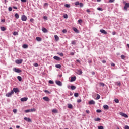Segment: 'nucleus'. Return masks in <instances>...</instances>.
Segmentation results:
<instances>
[{"instance_id": "c85d7f7f", "label": "nucleus", "mask_w": 129, "mask_h": 129, "mask_svg": "<svg viewBox=\"0 0 129 129\" xmlns=\"http://www.w3.org/2000/svg\"><path fill=\"white\" fill-rule=\"evenodd\" d=\"M55 67L56 68H61V67H62V66H61L60 64H56Z\"/></svg>"}, {"instance_id": "4d7b16f0", "label": "nucleus", "mask_w": 129, "mask_h": 129, "mask_svg": "<svg viewBox=\"0 0 129 129\" xmlns=\"http://www.w3.org/2000/svg\"><path fill=\"white\" fill-rule=\"evenodd\" d=\"M43 19H44V20H48V17H47V16H44V17H43Z\"/></svg>"}, {"instance_id": "7c9ffc66", "label": "nucleus", "mask_w": 129, "mask_h": 129, "mask_svg": "<svg viewBox=\"0 0 129 129\" xmlns=\"http://www.w3.org/2000/svg\"><path fill=\"white\" fill-rule=\"evenodd\" d=\"M36 111V109L35 108H32L30 109V112H35Z\"/></svg>"}, {"instance_id": "49530a36", "label": "nucleus", "mask_w": 129, "mask_h": 129, "mask_svg": "<svg viewBox=\"0 0 129 129\" xmlns=\"http://www.w3.org/2000/svg\"><path fill=\"white\" fill-rule=\"evenodd\" d=\"M75 5L76 6H79V2H76L75 3Z\"/></svg>"}, {"instance_id": "de8ad7c7", "label": "nucleus", "mask_w": 129, "mask_h": 129, "mask_svg": "<svg viewBox=\"0 0 129 129\" xmlns=\"http://www.w3.org/2000/svg\"><path fill=\"white\" fill-rule=\"evenodd\" d=\"M96 112L98 113H100V112H101V110L98 109L96 110Z\"/></svg>"}, {"instance_id": "393cba45", "label": "nucleus", "mask_w": 129, "mask_h": 129, "mask_svg": "<svg viewBox=\"0 0 129 129\" xmlns=\"http://www.w3.org/2000/svg\"><path fill=\"white\" fill-rule=\"evenodd\" d=\"M15 17L16 18V19H19V18H20V16H19V14L18 13H16L15 14Z\"/></svg>"}, {"instance_id": "ddd939ff", "label": "nucleus", "mask_w": 129, "mask_h": 129, "mask_svg": "<svg viewBox=\"0 0 129 129\" xmlns=\"http://www.w3.org/2000/svg\"><path fill=\"white\" fill-rule=\"evenodd\" d=\"M76 80V77H72L71 78V82H73V81H75Z\"/></svg>"}, {"instance_id": "20e7f679", "label": "nucleus", "mask_w": 129, "mask_h": 129, "mask_svg": "<svg viewBox=\"0 0 129 129\" xmlns=\"http://www.w3.org/2000/svg\"><path fill=\"white\" fill-rule=\"evenodd\" d=\"M21 20L24 22L27 21V16H26L25 15H22L21 16Z\"/></svg>"}, {"instance_id": "f257e3e1", "label": "nucleus", "mask_w": 129, "mask_h": 129, "mask_svg": "<svg viewBox=\"0 0 129 129\" xmlns=\"http://www.w3.org/2000/svg\"><path fill=\"white\" fill-rule=\"evenodd\" d=\"M13 94H14V91H11V92L7 93L6 96H7V97H11Z\"/></svg>"}, {"instance_id": "39448f33", "label": "nucleus", "mask_w": 129, "mask_h": 129, "mask_svg": "<svg viewBox=\"0 0 129 129\" xmlns=\"http://www.w3.org/2000/svg\"><path fill=\"white\" fill-rule=\"evenodd\" d=\"M120 115L121 116H123L124 117H125L126 118H127L128 117V115H127L126 114L121 112L120 113Z\"/></svg>"}, {"instance_id": "473e14b6", "label": "nucleus", "mask_w": 129, "mask_h": 129, "mask_svg": "<svg viewBox=\"0 0 129 129\" xmlns=\"http://www.w3.org/2000/svg\"><path fill=\"white\" fill-rule=\"evenodd\" d=\"M115 102H116V103H119V100H118V99H116L114 100Z\"/></svg>"}, {"instance_id": "9d476101", "label": "nucleus", "mask_w": 129, "mask_h": 129, "mask_svg": "<svg viewBox=\"0 0 129 129\" xmlns=\"http://www.w3.org/2000/svg\"><path fill=\"white\" fill-rule=\"evenodd\" d=\"M100 32L102 33V34H104V35H107V32L103 29L100 30Z\"/></svg>"}, {"instance_id": "5fc2aeb1", "label": "nucleus", "mask_w": 129, "mask_h": 129, "mask_svg": "<svg viewBox=\"0 0 129 129\" xmlns=\"http://www.w3.org/2000/svg\"><path fill=\"white\" fill-rule=\"evenodd\" d=\"M6 22V19H2L1 20V23H5Z\"/></svg>"}, {"instance_id": "ea45409f", "label": "nucleus", "mask_w": 129, "mask_h": 129, "mask_svg": "<svg viewBox=\"0 0 129 129\" xmlns=\"http://www.w3.org/2000/svg\"><path fill=\"white\" fill-rule=\"evenodd\" d=\"M18 111V110L14 109L13 110V112H14V113H17V112Z\"/></svg>"}, {"instance_id": "69168bd1", "label": "nucleus", "mask_w": 129, "mask_h": 129, "mask_svg": "<svg viewBox=\"0 0 129 129\" xmlns=\"http://www.w3.org/2000/svg\"><path fill=\"white\" fill-rule=\"evenodd\" d=\"M111 66H113V67H114V66H115V64L113 63H112L111 64Z\"/></svg>"}, {"instance_id": "f704fd0d", "label": "nucleus", "mask_w": 129, "mask_h": 129, "mask_svg": "<svg viewBox=\"0 0 129 129\" xmlns=\"http://www.w3.org/2000/svg\"><path fill=\"white\" fill-rule=\"evenodd\" d=\"M64 7H66V8H70V5H69V4H65L64 5Z\"/></svg>"}, {"instance_id": "bf43d9fd", "label": "nucleus", "mask_w": 129, "mask_h": 129, "mask_svg": "<svg viewBox=\"0 0 129 129\" xmlns=\"http://www.w3.org/2000/svg\"><path fill=\"white\" fill-rule=\"evenodd\" d=\"M63 18H64V19H67V18H68V16L67 15H64Z\"/></svg>"}, {"instance_id": "cd10ccee", "label": "nucleus", "mask_w": 129, "mask_h": 129, "mask_svg": "<svg viewBox=\"0 0 129 129\" xmlns=\"http://www.w3.org/2000/svg\"><path fill=\"white\" fill-rule=\"evenodd\" d=\"M28 46L27 44H24L23 45V47L24 48V49H27Z\"/></svg>"}, {"instance_id": "1a4fd4ad", "label": "nucleus", "mask_w": 129, "mask_h": 129, "mask_svg": "<svg viewBox=\"0 0 129 129\" xmlns=\"http://www.w3.org/2000/svg\"><path fill=\"white\" fill-rule=\"evenodd\" d=\"M43 99L45 101H47V102L50 101V99H49V97H44L43 98Z\"/></svg>"}, {"instance_id": "13d9d810", "label": "nucleus", "mask_w": 129, "mask_h": 129, "mask_svg": "<svg viewBox=\"0 0 129 129\" xmlns=\"http://www.w3.org/2000/svg\"><path fill=\"white\" fill-rule=\"evenodd\" d=\"M74 54H75V52H71L70 53V55H71L72 56H74Z\"/></svg>"}, {"instance_id": "2eb2a0df", "label": "nucleus", "mask_w": 129, "mask_h": 129, "mask_svg": "<svg viewBox=\"0 0 129 129\" xmlns=\"http://www.w3.org/2000/svg\"><path fill=\"white\" fill-rule=\"evenodd\" d=\"M89 104L90 105L95 104V102L93 100H92L89 102Z\"/></svg>"}, {"instance_id": "b1692460", "label": "nucleus", "mask_w": 129, "mask_h": 129, "mask_svg": "<svg viewBox=\"0 0 129 129\" xmlns=\"http://www.w3.org/2000/svg\"><path fill=\"white\" fill-rule=\"evenodd\" d=\"M1 30L3 32H4V31H6V30H7V29L6 28H5V27H1Z\"/></svg>"}, {"instance_id": "09e8293b", "label": "nucleus", "mask_w": 129, "mask_h": 129, "mask_svg": "<svg viewBox=\"0 0 129 129\" xmlns=\"http://www.w3.org/2000/svg\"><path fill=\"white\" fill-rule=\"evenodd\" d=\"M8 10L10 12L13 11V9L11 7H9Z\"/></svg>"}, {"instance_id": "0eeeda50", "label": "nucleus", "mask_w": 129, "mask_h": 129, "mask_svg": "<svg viewBox=\"0 0 129 129\" xmlns=\"http://www.w3.org/2000/svg\"><path fill=\"white\" fill-rule=\"evenodd\" d=\"M129 8V3L125 4V6L124 7V10H125V11H127V8Z\"/></svg>"}, {"instance_id": "dca6fc26", "label": "nucleus", "mask_w": 129, "mask_h": 129, "mask_svg": "<svg viewBox=\"0 0 129 129\" xmlns=\"http://www.w3.org/2000/svg\"><path fill=\"white\" fill-rule=\"evenodd\" d=\"M42 31L43 33H48V30L44 27L42 28Z\"/></svg>"}, {"instance_id": "680f3d73", "label": "nucleus", "mask_w": 129, "mask_h": 129, "mask_svg": "<svg viewBox=\"0 0 129 129\" xmlns=\"http://www.w3.org/2000/svg\"><path fill=\"white\" fill-rule=\"evenodd\" d=\"M44 92H45V93H50V92H49L48 90H45Z\"/></svg>"}, {"instance_id": "a878e982", "label": "nucleus", "mask_w": 129, "mask_h": 129, "mask_svg": "<svg viewBox=\"0 0 129 129\" xmlns=\"http://www.w3.org/2000/svg\"><path fill=\"white\" fill-rule=\"evenodd\" d=\"M95 121H100L101 119L100 118H97L94 119Z\"/></svg>"}, {"instance_id": "4c0bfd02", "label": "nucleus", "mask_w": 129, "mask_h": 129, "mask_svg": "<svg viewBox=\"0 0 129 129\" xmlns=\"http://www.w3.org/2000/svg\"><path fill=\"white\" fill-rule=\"evenodd\" d=\"M121 59H123V60H124L125 59V56L122 55L121 56Z\"/></svg>"}, {"instance_id": "603ef678", "label": "nucleus", "mask_w": 129, "mask_h": 129, "mask_svg": "<svg viewBox=\"0 0 129 129\" xmlns=\"http://www.w3.org/2000/svg\"><path fill=\"white\" fill-rule=\"evenodd\" d=\"M27 121L28 122H32V120H31L30 118H28V119H27Z\"/></svg>"}, {"instance_id": "6ab92c4d", "label": "nucleus", "mask_w": 129, "mask_h": 129, "mask_svg": "<svg viewBox=\"0 0 129 129\" xmlns=\"http://www.w3.org/2000/svg\"><path fill=\"white\" fill-rule=\"evenodd\" d=\"M36 39L37 41H38V42H41L42 41V38L41 37H37Z\"/></svg>"}, {"instance_id": "412c9836", "label": "nucleus", "mask_w": 129, "mask_h": 129, "mask_svg": "<svg viewBox=\"0 0 129 129\" xmlns=\"http://www.w3.org/2000/svg\"><path fill=\"white\" fill-rule=\"evenodd\" d=\"M115 84H116V85H117L118 86H120V85H121V83H120V81H119V82H116L115 83Z\"/></svg>"}, {"instance_id": "052dcab7", "label": "nucleus", "mask_w": 129, "mask_h": 129, "mask_svg": "<svg viewBox=\"0 0 129 129\" xmlns=\"http://www.w3.org/2000/svg\"><path fill=\"white\" fill-rule=\"evenodd\" d=\"M124 128L125 129H129V126L128 125H126L125 127H124Z\"/></svg>"}, {"instance_id": "f8f14e48", "label": "nucleus", "mask_w": 129, "mask_h": 129, "mask_svg": "<svg viewBox=\"0 0 129 129\" xmlns=\"http://www.w3.org/2000/svg\"><path fill=\"white\" fill-rule=\"evenodd\" d=\"M15 92V93H17V92H20V91L19 90V89L18 88H13V92Z\"/></svg>"}, {"instance_id": "f03ea898", "label": "nucleus", "mask_w": 129, "mask_h": 129, "mask_svg": "<svg viewBox=\"0 0 129 129\" xmlns=\"http://www.w3.org/2000/svg\"><path fill=\"white\" fill-rule=\"evenodd\" d=\"M14 71H15V72H16L17 73H21V72H22V70L17 69V68H15L14 69Z\"/></svg>"}, {"instance_id": "4468645a", "label": "nucleus", "mask_w": 129, "mask_h": 129, "mask_svg": "<svg viewBox=\"0 0 129 129\" xmlns=\"http://www.w3.org/2000/svg\"><path fill=\"white\" fill-rule=\"evenodd\" d=\"M28 100L27 97H24L21 99V101L24 102V101H27Z\"/></svg>"}, {"instance_id": "3c124183", "label": "nucleus", "mask_w": 129, "mask_h": 129, "mask_svg": "<svg viewBox=\"0 0 129 129\" xmlns=\"http://www.w3.org/2000/svg\"><path fill=\"white\" fill-rule=\"evenodd\" d=\"M62 33H63L64 34H65V33H67V30L66 29H63L62 30Z\"/></svg>"}, {"instance_id": "8fccbe9b", "label": "nucleus", "mask_w": 129, "mask_h": 129, "mask_svg": "<svg viewBox=\"0 0 129 129\" xmlns=\"http://www.w3.org/2000/svg\"><path fill=\"white\" fill-rule=\"evenodd\" d=\"M98 129H104V127L103 126H100L98 127Z\"/></svg>"}, {"instance_id": "c03bdc74", "label": "nucleus", "mask_w": 129, "mask_h": 129, "mask_svg": "<svg viewBox=\"0 0 129 129\" xmlns=\"http://www.w3.org/2000/svg\"><path fill=\"white\" fill-rule=\"evenodd\" d=\"M81 101H82V100L81 99H78L77 101V102H78V103H80V102H81Z\"/></svg>"}, {"instance_id": "aec40b11", "label": "nucleus", "mask_w": 129, "mask_h": 129, "mask_svg": "<svg viewBox=\"0 0 129 129\" xmlns=\"http://www.w3.org/2000/svg\"><path fill=\"white\" fill-rule=\"evenodd\" d=\"M73 30L74 31V32H75V33H79V31H78L77 30V28H75V27H74L73 28Z\"/></svg>"}, {"instance_id": "774afa93", "label": "nucleus", "mask_w": 129, "mask_h": 129, "mask_svg": "<svg viewBox=\"0 0 129 129\" xmlns=\"http://www.w3.org/2000/svg\"><path fill=\"white\" fill-rule=\"evenodd\" d=\"M114 2V0H109V3H113Z\"/></svg>"}, {"instance_id": "a19ab883", "label": "nucleus", "mask_w": 129, "mask_h": 129, "mask_svg": "<svg viewBox=\"0 0 129 129\" xmlns=\"http://www.w3.org/2000/svg\"><path fill=\"white\" fill-rule=\"evenodd\" d=\"M13 35H14V36H16L17 35H19V34L17 32H14L13 33Z\"/></svg>"}, {"instance_id": "58836bf2", "label": "nucleus", "mask_w": 129, "mask_h": 129, "mask_svg": "<svg viewBox=\"0 0 129 129\" xmlns=\"http://www.w3.org/2000/svg\"><path fill=\"white\" fill-rule=\"evenodd\" d=\"M97 10H98V11H103V9H102V8H101L100 7L97 8Z\"/></svg>"}, {"instance_id": "423d86ee", "label": "nucleus", "mask_w": 129, "mask_h": 129, "mask_svg": "<svg viewBox=\"0 0 129 129\" xmlns=\"http://www.w3.org/2000/svg\"><path fill=\"white\" fill-rule=\"evenodd\" d=\"M55 83L58 85V86H62V82L60 81H56Z\"/></svg>"}, {"instance_id": "79ce46f5", "label": "nucleus", "mask_w": 129, "mask_h": 129, "mask_svg": "<svg viewBox=\"0 0 129 129\" xmlns=\"http://www.w3.org/2000/svg\"><path fill=\"white\" fill-rule=\"evenodd\" d=\"M58 55H59L61 57H63L64 56V54L63 53H58Z\"/></svg>"}, {"instance_id": "c756f323", "label": "nucleus", "mask_w": 129, "mask_h": 129, "mask_svg": "<svg viewBox=\"0 0 129 129\" xmlns=\"http://www.w3.org/2000/svg\"><path fill=\"white\" fill-rule=\"evenodd\" d=\"M17 79H18V80H19V81H22V77H21V76H18L17 77Z\"/></svg>"}, {"instance_id": "4be33fe9", "label": "nucleus", "mask_w": 129, "mask_h": 129, "mask_svg": "<svg viewBox=\"0 0 129 129\" xmlns=\"http://www.w3.org/2000/svg\"><path fill=\"white\" fill-rule=\"evenodd\" d=\"M54 38H55L56 41H59V36H58V35H55L54 36Z\"/></svg>"}, {"instance_id": "72a5a7b5", "label": "nucleus", "mask_w": 129, "mask_h": 129, "mask_svg": "<svg viewBox=\"0 0 129 129\" xmlns=\"http://www.w3.org/2000/svg\"><path fill=\"white\" fill-rule=\"evenodd\" d=\"M75 44H76V41L73 40V41H72V45H75Z\"/></svg>"}, {"instance_id": "5701e85b", "label": "nucleus", "mask_w": 129, "mask_h": 129, "mask_svg": "<svg viewBox=\"0 0 129 129\" xmlns=\"http://www.w3.org/2000/svg\"><path fill=\"white\" fill-rule=\"evenodd\" d=\"M71 89H72V90H74L75 89H76V87L72 85L71 86Z\"/></svg>"}, {"instance_id": "7ed1b4c3", "label": "nucleus", "mask_w": 129, "mask_h": 129, "mask_svg": "<svg viewBox=\"0 0 129 129\" xmlns=\"http://www.w3.org/2000/svg\"><path fill=\"white\" fill-rule=\"evenodd\" d=\"M16 64H22L23 63V59H17L15 60Z\"/></svg>"}, {"instance_id": "9b49d317", "label": "nucleus", "mask_w": 129, "mask_h": 129, "mask_svg": "<svg viewBox=\"0 0 129 129\" xmlns=\"http://www.w3.org/2000/svg\"><path fill=\"white\" fill-rule=\"evenodd\" d=\"M53 59H54V60H56V61H60L61 60V58L57 56H54Z\"/></svg>"}, {"instance_id": "6e6552de", "label": "nucleus", "mask_w": 129, "mask_h": 129, "mask_svg": "<svg viewBox=\"0 0 129 129\" xmlns=\"http://www.w3.org/2000/svg\"><path fill=\"white\" fill-rule=\"evenodd\" d=\"M76 73H77V74L80 75L82 74V71L81 70H77Z\"/></svg>"}, {"instance_id": "37998d69", "label": "nucleus", "mask_w": 129, "mask_h": 129, "mask_svg": "<svg viewBox=\"0 0 129 129\" xmlns=\"http://www.w3.org/2000/svg\"><path fill=\"white\" fill-rule=\"evenodd\" d=\"M99 84L100 85H101V86H104V85H105V84H104L103 83H99Z\"/></svg>"}, {"instance_id": "338daca9", "label": "nucleus", "mask_w": 129, "mask_h": 129, "mask_svg": "<svg viewBox=\"0 0 129 129\" xmlns=\"http://www.w3.org/2000/svg\"><path fill=\"white\" fill-rule=\"evenodd\" d=\"M30 22H34V19L33 18L30 19Z\"/></svg>"}, {"instance_id": "6e6d98bb", "label": "nucleus", "mask_w": 129, "mask_h": 129, "mask_svg": "<svg viewBox=\"0 0 129 129\" xmlns=\"http://www.w3.org/2000/svg\"><path fill=\"white\" fill-rule=\"evenodd\" d=\"M82 20L79 19V20H78V23H79V24H81V23H82Z\"/></svg>"}, {"instance_id": "c9c22d12", "label": "nucleus", "mask_w": 129, "mask_h": 129, "mask_svg": "<svg viewBox=\"0 0 129 129\" xmlns=\"http://www.w3.org/2000/svg\"><path fill=\"white\" fill-rule=\"evenodd\" d=\"M49 83H50V84H54V81H52V80H49L48 81Z\"/></svg>"}, {"instance_id": "a18cd8bd", "label": "nucleus", "mask_w": 129, "mask_h": 129, "mask_svg": "<svg viewBox=\"0 0 129 129\" xmlns=\"http://www.w3.org/2000/svg\"><path fill=\"white\" fill-rule=\"evenodd\" d=\"M25 112L28 113V112H31L30 109H28L25 111Z\"/></svg>"}, {"instance_id": "bb28decb", "label": "nucleus", "mask_w": 129, "mask_h": 129, "mask_svg": "<svg viewBox=\"0 0 129 129\" xmlns=\"http://www.w3.org/2000/svg\"><path fill=\"white\" fill-rule=\"evenodd\" d=\"M52 111V112H53V113H58V110L57 109H53Z\"/></svg>"}, {"instance_id": "a211bd4d", "label": "nucleus", "mask_w": 129, "mask_h": 129, "mask_svg": "<svg viewBox=\"0 0 129 129\" xmlns=\"http://www.w3.org/2000/svg\"><path fill=\"white\" fill-rule=\"evenodd\" d=\"M103 108H104V109H106L107 110L109 109V107L107 105H104Z\"/></svg>"}, {"instance_id": "e2e57ef3", "label": "nucleus", "mask_w": 129, "mask_h": 129, "mask_svg": "<svg viewBox=\"0 0 129 129\" xmlns=\"http://www.w3.org/2000/svg\"><path fill=\"white\" fill-rule=\"evenodd\" d=\"M22 3H26L27 0H21Z\"/></svg>"}, {"instance_id": "0e129e2a", "label": "nucleus", "mask_w": 129, "mask_h": 129, "mask_svg": "<svg viewBox=\"0 0 129 129\" xmlns=\"http://www.w3.org/2000/svg\"><path fill=\"white\" fill-rule=\"evenodd\" d=\"M34 66H35V67H38V63H34Z\"/></svg>"}, {"instance_id": "2f4dec72", "label": "nucleus", "mask_w": 129, "mask_h": 129, "mask_svg": "<svg viewBox=\"0 0 129 129\" xmlns=\"http://www.w3.org/2000/svg\"><path fill=\"white\" fill-rule=\"evenodd\" d=\"M79 95V94H78V93H75L74 94L75 97H78Z\"/></svg>"}, {"instance_id": "864d4df0", "label": "nucleus", "mask_w": 129, "mask_h": 129, "mask_svg": "<svg viewBox=\"0 0 129 129\" xmlns=\"http://www.w3.org/2000/svg\"><path fill=\"white\" fill-rule=\"evenodd\" d=\"M79 5L80 7H83V4L82 3H79Z\"/></svg>"}, {"instance_id": "e433bc0d", "label": "nucleus", "mask_w": 129, "mask_h": 129, "mask_svg": "<svg viewBox=\"0 0 129 129\" xmlns=\"http://www.w3.org/2000/svg\"><path fill=\"white\" fill-rule=\"evenodd\" d=\"M100 98V95H99V94H97V96L96 97L97 100H98V99H99Z\"/></svg>"}, {"instance_id": "f3484780", "label": "nucleus", "mask_w": 129, "mask_h": 129, "mask_svg": "<svg viewBox=\"0 0 129 129\" xmlns=\"http://www.w3.org/2000/svg\"><path fill=\"white\" fill-rule=\"evenodd\" d=\"M68 108H70V109H72V108H73V106L71 104H68Z\"/></svg>"}]
</instances>
